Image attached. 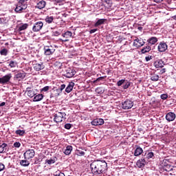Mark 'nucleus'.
Here are the masks:
<instances>
[{
  "label": "nucleus",
  "instance_id": "nucleus-1",
  "mask_svg": "<svg viewBox=\"0 0 176 176\" xmlns=\"http://www.w3.org/2000/svg\"><path fill=\"white\" fill-rule=\"evenodd\" d=\"M92 174L97 175L98 174H102L107 171L108 164L105 161H94L90 164Z\"/></svg>",
  "mask_w": 176,
  "mask_h": 176
},
{
  "label": "nucleus",
  "instance_id": "nucleus-2",
  "mask_svg": "<svg viewBox=\"0 0 176 176\" xmlns=\"http://www.w3.org/2000/svg\"><path fill=\"white\" fill-rule=\"evenodd\" d=\"M65 116H67V114L65 112H56L54 114V122H56V123H61L63 120L67 119Z\"/></svg>",
  "mask_w": 176,
  "mask_h": 176
},
{
  "label": "nucleus",
  "instance_id": "nucleus-3",
  "mask_svg": "<svg viewBox=\"0 0 176 176\" xmlns=\"http://www.w3.org/2000/svg\"><path fill=\"white\" fill-rule=\"evenodd\" d=\"M76 74V71L74 67H68L64 71L63 76H65V78H74Z\"/></svg>",
  "mask_w": 176,
  "mask_h": 176
},
{
  "label": "nucleus",
  "instance_id": "nucleus-4",
  "mask_svg": "<svg viewBox=\"0 0 176 176\" xmlns=\"http://www.w3.org/2000/svg\"><path fill=\"white\" fill-rule=\"evenodd\" d=\"M134 107V102L130 99H126L122 104V109H131Z\"/></svg>",
  "mask_w": 176,
  "mask_h": 176
},
{
  "label": "nucleus",
  "instance_id": "nucleus-5",
  "mask_svg": "<svg viewBox=\"0 0 176 176\" xmlns=\"http://www.w3.org/2000/svg\"><path fill=\"white\" fill-rule=\"evenodd\" d=\"M12 74L10 73L0 78L1 85H9V83H10V80L12 79Z\"/></svg>",
  "mask_w": 176,
  "mask_h": 176
},
{
  "label": "nucleus",
  "instance_id": "nucleus-6",
  "mask_svg": "<svg viewBox=\"0 0 176 176\" xmlns=\"http://www.w3.org/2000/svg\"><path fill=\"white\" fill-rule=\"evenodd\" d=\"M24 159L26 160H30L35 156V151L34 149H28L23 153Z\"/></svg>",
  "mask_w": 176,
  "mask_h": 176
},
{
  "label": "nucleus",
  "instance_id": "nucleus-7",
  "mask_svg": "<svg viewBox=\"0 0 176 176\" xmlns=\"http://www.w3.org/2000/svg\"><path fill=\"white\" fill-rule=\"evenodd\" d=\"M42 28H43V22L39 21L34 24L32 31L33 32H39Z\"/></svg>",
  "mask_w": 176,
  "mask_h": 176
},
{
  "label": "nucleus",
  "instance_id": "nucleus-8",
  "mask_svg": "<svg viewBox=\"0 0 176 176\" xmlns=\"http://www.w3.org/2000/svg\"><path fill=\"white\" fill-rule=\"evenodd\" d=\"M55 52L56 49L52 45L44 47V54L45 56H52Z\"/></svg>",
  "mask_w": 176,
  "mask_h": 176
},
{
  "label": "nucleus",
  "instance_id": "nucleus-9",
  "mask_svg": "<svg viewBox=\"0 0 176 176\" xmlns=\"http://www.w3.org/2000/svg\"><path fill=\"white\" fill-rule=\"evenodd\" d=\"M168 163L170 162L167 160H164L162 164V167L164 171L170 173L173 166L170 165Z\"/></svg>",
  "mask_w": 176,
  "mask_h": 176
},
{
  "label": "nucleus",
  "instance_id": "nucleus-10",
  "mask_svg": "<svg viewBox=\"0 0 176 176\" xmlns=\"http://www.w3.org/2000/svg\"><path fill=\"white\" fill-rule=\"evenodd\" d=\"M25 72L24 71H18L15 72L14 80H17V79H24L25 78Z\"/></svg>",
  "mask_w": 176,
  "mask_h": 176
},
{
  "label": "nucleus",
  "instance_id": "nucleus-11",
  "mask_svg": "<svg viewBox=\"0 0 176 176\" xmlns=\"http://www.w3.org/2000/svg\"><path fill=\"white\" fill-rule=\"evenodd\" d=\"M144 45H145V42L144 41V39L141 38H137L133 41V46H135V47H141V46H144Z\"/></svg>",
  "mask_w": 176,
  "mask_h": 176
},
{
  "label": "nucleus",
  "instance_id": "nucleus-12",
  "mask_svg": "<svg viewBox=\"0 0 176 176\" xmlns=\"http://www.w3.org/2000/svg\"><path fill=\"white\" fill-rule=\"evenodd\" d=\"M33 68L34 71H42V69H45V65H43V63L42 62L40 63H34Z\"/></svg>",
  "mask_w": 176,
  "mask_h": 176
},
{
  "label": "nucleus",
  "instance_id": "nucleus-13",
  "mask_svg": "<svg viewBox=\"0 0 176 176\" xmlns=\"http://www.w3.org/2000/svg\"><path fill=\"white\" fill-rule=\"evenodd\" d=\"M175 113H174L173 112H169L166 115V120H167V122H173V120H175Z\"/></svg>",
  "mask_w": 176,
  "mask_h": 176
},
{
  "label": "nucleus",
  "instance_id": "nucleus-14",
  "mask_svg": "<svg viewBox=\"0 0 176 176\" xmlns=\"http://www.w3.org/2000/svg\"><path fill=\"white\" fill-rule=\"evenodd\" d=\"M145 164H146L145 158H141L136 162V166L138 167V168H144V167H145Z\"/></svg>",
  "mask_w": 176,
  "mask_h": 176
},
{
  "label": "nucleus",
  "instance_id": "nucleus-15",
  "mask_svg": "<svg viewBox=\"0 0 176 176\" xmlns=\"http://www.w3.org/2000/svg\"><path fill=\"white\" fill-rule=\"evenodd\" d=\"M168 48L167 44L164 42L160 43L157 49L158 51L161 53H163V52H166V50Z\"/></svg>",
  "mask_w": 176,
  "mask_h": 176
},
{
  "label": "nucleus",
  "instance_id": "nucleus-16",
  "mask_svg": "<svg viewBox=\"0 0 176 176\" xmlns=\"http://www.w3.org/2000/svg\"><path fill=\"white\" fill-rule=\"evenodd\" d=\"M92 126H101L104 123V120L102 118H96L91 121Z\"/></svg>",
  "mask_w": 176,
  "mask_h": 176
},
{
  "label": "nucleus",
  "instance_id": "nucleus-17",
  "mask_svg": "<svg viewBox=\"0 0 176 176\" xmlns=\"http://www.w3.org/2000/svg\"><path fill=\"white\" fill-rule=\"evenodd\" d=\"M74 86H75V82L72 81L69 82L65 89V93H67V94L71 93V91L74 90Z\"/></svg>",
  "mask_w": 176,
  "mask_h": 176
},
{
  "label": "nucleus",
  "instance_id": "nucleus-18",
  "mask_svg": "<svg viewBox=\"0 0 176 176\" xmlns=\"http://www.w3.org/2000/svg\"><path fill=\"white\" fill-rule=\"evenodd\" d=\"M35 90L36 89H32L31 87H28L26 89V91L28 93V97H30V98H32V97H35V96H36V92H35Z\"/></svg>",
  "mask_w": 176,
  "mask_h": 176
},
{
  "label": "nucleus",
  "instance_id": "nucleus-19",
  "mask_svg": "<svg viewBox=\"0 0 176 176\" xmlns=\"http://www.w3.org/2000/svg\"><path fill=\"white\" fill-rule=\"evenodd\" d=\"M155 68H163L164 67V61L162 59H158L154 63Z\"/></svg>",
  "mask_w": 176,
  "mask_h": 176
},
{
  "label": "nucleus",
  "instance_id": "nucleus-20",
  "mask_svg": "<svg viewBox=\"0 0 176 176\" xmlns=\"http://www.w3.org/2000/svg\"><path fill=\"white\" fill-rule=\"evenodd\" d=\"M67 87V85L65 84H62L58 89L55 90L57 94H56L55 97H58L61 93H63V90H64Z\"/></svg>",
  "mask_w": 176,
  "mask_h": 176
},
{
  "label": "nucleus",
  "instance_id": "nucleus-21",
  "mask_svg": "<svg viewBox=\"0 0 176 176\" xmlns=\"http://www.w3.org/2000/svg\"><path fill=\"white\" fill-rule=\"evenodd\" d=\"M44 97H45V96H43V94H38L34 96V97L33 98V101H34V102H38L39 101H42V100H43Z\"/></svg>",
  "mask_w": 176,
  "mask_h": 176
},
{
  "label": "nucleus",
  "instance_id": "nucleus-22",
  "mask_svg": "<svg viewBox=\"0 0 176 176\" xmlns=\"http://www.w3.org/2000/svg\"><path fill=\"white\" fill-rule=\"evenodd\" d=\"M45 6H46V1L42 0L37 3V4L36 6V8L41 10V9H43L45 8Z\"/></svg>",
  "mask_w": 176,
  "mask_h": 176
},
{
  "label": "nucleus",
  "instance_id": "nucleus-23",
  "mask_svg": "<svg viewBox=\"0 0 176 176\" xmlns=\"http://www.w3.org/2000/svg\"><path fill=\"white\" fill-rule=\"evenodd\" d=\"M108 21L107 19H98V21L94 24V27H98L100 25H102V24H104Z\"/></svg>",
  "mask_w": 176,
  "mask_h": 176
},
{
  "label": "nucleus",
  "instance_id": "nucleus-24",
  "mask_svg": "<svg viewBox=\"0 0 176 176\" xmlns=\"http://www.w3.org/2000/svg\"><path fill=\"white\" fill-rule=\"evenodd\" d=\"M8 151V144L6 143H3L0 145V153H6Z\"/></svg>",
  "mask_w": 176,
  "mask_h": 176
},
{
  "label": "nucleus",
  "instance_id": "nucleus-25",
  "mask_svg": "<svg viewBox=\"0 0 176 176\" xmlns=\"http://www.w3.org/2000/svg\"><path fill=\"white\" fill-rule=\"evenodd\" d=\"M144 152L142 148L138 146L134 151V156H140Z\"/></svg>",
  "mask_w": 176,
  "mask_h": 176
},
{
  "label": "nucleus",
  "instance_id": "nucleus-26",
  "mask_svg": "<svg viewBox=\"0 0 176 176\" xmlns=\"http://www.w3.org/2000/svg\"><path fill=\"white\" fill-rule=\"evenodd\" d=\"M160 78V77L159 76V75H157L155 72L151 74V80H152L153 82H157Z\"/></svg>",
  "mask_w": 176,
  "mask_h": 176
},
{
  "label": "nucleus",
  "instance_id": "nucleus-27",
  "mask_svg": "<svg viewBox=\"0 0 176 176\" xmlns=\"http://www.w3.org/2000/svg\"><path fill=\"white\" fill-rule=\"evenodd\" d=\"M19 164L22 166V167H28L30 166V161L28 160H20Z\"/></svg>",
  "mask_w": 176,
  "mask_h": 176
},
{
  "label": "nucleus",
  "instance_id": "nucleus-28",
  "mask_svg": "<svg viewBox=\"0 0 176 176\" xmlns=\"http://www.w3.org/2000/svg\"><path fill=\"white\" fill-rule=\"evenodd\" d=\"M147 42L148 43V45H155L157 42V38L155 36H153L148 38Z\"/></svg>",
  "mask_w": 176,
  "mask_h": 176
},
{
  "label": "nucleus",
  "instance_id": "nucleus-29",
  "mask_svg": "<svg viewBox=\"0 0 176 176\" xmlns=\"http://www.w3.org/2000/svg\"><path fill=\"white\" fill-rule=\"evenodd\" d=\"M72 146H67L66 149L64 151L63 153H65V155H71V152H72Z\"/></svg>",
  "mask_w": 176,
  "mask_h": 176
},
{
  "label": "nucleus",
  "instance_id": "nucleus-30",
  "mask_svg": "<svg viewBox=\"0 0 176 176\" xmlns=\"http://www.w3.org/2000/svg\"><path fill=\"white\" fill-rule=\"evenodd\" d=\"M53 20H54V16H46V18L45 19V23H47V24H52L53 23Z\"/></svg>",
  "mask_w": 176,
  "mask_h": 176
},
{
  "label": "nucleus",
  "instance_id": "nucleus-31",
  "mask_svg": "<svg viewBox=\"0 0 176 176\" xmlns=\"http://www.w3.org/2000/svg\"><path fill=\"white\" fill-rule=\"evenodd\" d=\"M151 46L147 45L142 49L141 52L143 54H145V53H148V52H151Z\"/></svg>",
  "mask_w": 176,
  "mask_h": 176
},
{
  "label": "nucleus",
  "instance_id": "nucleus-32",
  "mask_svg": "<svg viewBox=\"0 0 176 176\" xmlns=\"http://www.w3.org/2000/svg\"><path fill=\"white\" fill-rule=\"evenodd\" d=\"M56 160H57V158L56 157H54L50 160H46L45 163H47V164H54V163H56Z\"/></svg>",
  "mask_w": 176,
  "mask_h": 176
},
{
  "label": "nucleus",
  "instance_id": "nucleus-33",
  "mask_svg": "<svg viewBox=\"0 0 176 176\" xmlns=\"http://www.w3.org/2000/svg\"><path fill=\"white\" fill-rule=\"evenodd\" d=\"M8 67H10V68H16V67H17V61L10 60Z\"/></svg>",
  "mask_w": 176,
  "mask_h": 176
},
{
  "label": "nucleus",
  "instance_id": "nucleus-34",
  "mask_svg": "<svg viewBox=\"0 0 176 176\" xmlns=\"http://www.w3.org/2000/svg\"><path fill=\"white\" fill-rule=\"evenodd\" d=\"M27 28H28V23H24L21 25L19 28H18V31L21 32V31H24V30H27Z\"/></svg>",
  "mask_w": 176,
  "mask_h": 176
},
{
  "label": "nucleus",
  "instance_id": "nucleus-35",
  "mask_svg": "<svg viewBox=\"0 0 176 176\" xmlns=\"http://www.w3.org/2000/svg\"><path fill=\"white\" fill-rule=\"evenodd\" d=\"M62 36L66 38H71L72 36V32L67 31L66 32L62 34Z\"/></svg>",
  "mask_w": 176,
  "mask_h": 176
},
{
  "label": "nucleus",
  "instance_id": "nucleus-36",
  "mask_svg": "<svg viewBox=\"0 0 176 176\" xmlns=\"http://www.w3.org/2000/svg\"><path fill=\"white\" fill-rule=\"evenodd\" d=\"M15 133L17 135H20V136H23L24 135V134H25V131L24 130H21V129H18L15 131Z\"/></svg>",
  "mask_w": 176,
  "mask_h": 176
},
{
  "label": "nucleus",
  "instance_id": "nucleus-37",
  "mask_svg": "<svg viewBox=\"0 0 176 176\" xmlns=\"http://www.w3.org/2000/svg\"><path fill=\"white\" fill-rule=\"evenodd\" d=\"M104 91V88L102 87H99L96 89V93H97L98 94H102Z\"/></svg>",
  "mask_w": 176,
  "mask_h": 176
},
{
  "label": "nucleus",
  "instance_id": "nucleus-38",
  "mask_svg": "<svg viewBox=\"0 0 176 176\" xmlns=\"http://www.w3.org/2000/svg\"><path fill=\"white\" fill-rule=\"evenodd\" d=\"M9 51H8L7 49L4 48V49H2L0 51V54L1 56H8V53Z\"/></svg>",
  "mask_w": 176,
  "mask_h": 176
},
{
  "label": "nucleus",
  "instance_id": "nucleus-39",
  "mask_svg": "<svg viewBox=\"0 0 176 176\" xmlns=\"http://www.w3.org/2000/svg\"><path fill=\"white\" fill-rule=\"evenodd\" d=\"M172 169L170 170V175H176V166H173Z\"/></svg>",
  "mask_w": 176,
  "mask_h": 176
},
{
  "label": "nucleus",
  "instance_id": "nucleus-40",
  "mask_svg": "<svg viewBox=\"0 0 176 176\" xmlns=\"http://www.w3.org/2000/svg\"><path fill=\"white\" fill-rule=\"evenodd\" d=\"M104 3L107 8H112V1L111 0H104Z\"/></svg>",
  "mask_w": 176,
  "mask_h": 176
},
{
  "label": "nucleus",
  "instance_id": "nucleus-41",
  "mask_svg": "<svg viewBox=\"0 0 176 176\" xmlns=\"http://www.w3.org/2000/svg\"><path fill=\"white\" fill-rule=\"evenodd\" d=\"M23 11L22 8H21V6H20V4H16V7L15 8V12H16V13H20V12Z\"/></svg>",
  "mask_w": 176,
  "mask_h": 176
},
{
  "label": "nucleus",
  "instance_id": "nucleus-42",
  "mask_svg": "<svg viewBox=\"0 0 176 176\" xmlns=\"http://www.w3.org/2000/svg\"><path fill=\"white\" fill-rule=\"evenodd\" d=\"M105 78H107V76L99 77L94 81V83H97L98 82H100V80H103Z\"/></svg>",
  "mask_w": 176,
  "mask_h": 176
},
{
  "label": "nucleus",
  "instance_id": "nucleus-43",
  "mask_svg": "<svg viewBox=\"0 0 176 176\" xmlns=\"http://www.w3.org/2000/svg\"><path fill=\"white\" fill-rule=\"evenodd\" d=\"M131 86V82H126L125 85H123V89L126 90V89H129Z\"/></svg>",
  "mask_w": 176,
  "mask_h": 176
},
{
  "label": "nucleus",
  "instance_id": "nucleus-44",
  "mask_svg": "<svg viewBox=\"0 0 176 176\" xmlns=\"http://www.w3.org/2000/svg\"><path fill=\"white\" fill-rule=\"evenodd\" d=\"M50 89V86H45L43 89H41V93H42L43 91L44 92L49 91Z\"/></svg>",
  "mask_w": 176,
  "mask_h": 176
},
{
  "label": "nucleus",
  "instance_id": "nucleus-45",
  "mask_svg": "<svg viewBox=\"0 0 176 176\" xmlns=\"http://www.w3.org/2000/svg\"><path fill=\"white\" fill-rule=\"evenodd\" d=\"M153 156H155V154L153 153V152H149L146 155L147 159H152V157H153Z\"/></svg>",
  "mask_w": 176,
  "mask_h": 176
},
{
  "label": "nucleus",
  "instance_id": "nucleus-46",
  "mask_svg": "<svg viewBox=\"0 0 176 176\" xmlns=\"http://www.w3.org/2000/svg\"><path fill=\"white\" fill-rule=\"evenodd\" d=\"M27 1L28 0H19L18 4L21 6L23 5H25L27 3Z\"/></svg>",
  "mask_w": 176,
  "mask_h": 176
},
{
  "label": "nucleus",
  "instance_id": "nucleus-47",
  "mask_svg": "<svg viewBox=\"0 0 176 176\" xmlns=\"http://www.w3.org/2000/svg\"><path fill=\"white\" fill-rule=\"evenodd\" d=\"M162 100H167L168 98V95L167 94H163L160 96Z\"/></svg>",
  "mask_w": 176,
  "mask_h": 176
},
{
  "label": "nucleus",
  "instance_id": "nucleus-48",
  "mask_svg": "<svg viewBox=\"0 0 176 176\" xmlns=\"http://www.w3.org/2000/svg\"><path fill=\"white\" fill-rule=\"evenodd\" d=\"M85 153L80 150H77L78 156H85Z\"/></svg>",
  "mask_w": 176,
  "mask_h": 176
},
{
  "label": "nucleus",
  "instance_id": "nucleus-49",
  "mask_svg": "<svg viewBox=\"0 0 176 176\" xmlns=\"http://www.w3.org/2000/svg\"><path fill=\"white\" fill-rule=\"evenodd\" d=\"M124 82H126V80H124V79L120 80L119 81H118L117 85L122 86V85H123L124 83Z\"/></svg>",
  "mask_w": 176,
  "mask_h": 176
},
{
  "label": "nucleus",
  "instance_id": "nucleus-50",
  "mask_svg": "<svg viewBox=\"0 0 176 176\" xmlns=\"http://www.w3.org/2000/svg\"><path fill=\"white\" fill-rule=\"evenodd\" d=\"M14 148H20L21 146V144L19 142H16L14 143Z\"/></svg>",
  "mask_w": 176,
  "mask_h": 176
},
{
  "label": "nucleus",
  "instance_id": "nucleus-51",
  "mask_svg": "<svg viewBox=\"0 0 176 176\" xmlns=\"http://www.w3.org/2000/svg\"><path fill=\"white\" fill-rule=\"evenodd\" d=\"M71 127H72V124L69 123L65 124V129H66V130H69Z\"/></svg>",
  "mask_w": 176,
  "mask_h": 176
},
{
  "label": "nucleus",
  "instance_id": "nucleus-52",
  "mask_svg": "<svg viewBox=\"0 0 176 176\" xmlns=\"http://www.w3.org/2000/svg\"><path fill=\"white\" fill-rule=\"evenodd\" d=\"M5 170V165L0 162V172Z\"/></svg>",
  "mask_w": 176,
  "mask_h": 176
},
{
  "label": "nucleus",
  "instance_id": "nucleus-53",
  "mask_svg": "<svg viewBox=\"0 0 176 176\" xmlns=\"http://www.w3.org/2000/svg\"><path fill=\"white\" fill-rule=\"evenodd\" d=\"M153 56H148L145 57V60L146 61H151V60H152Z\"/></svg>",
  "mask_w": 176,
  "mask_h": 176
},
{
  "label": "nucleus",
  "instance_id": "nucleus-54",
  "mask_svg": "<svg viewBox=\"0 0 176 176\" xmlns=\"http://www.w3.org/2000/svg\"><path fill=\"white\" fill-rule=\"evenodd\" d=\"M54 36H58V35H61V33L60 32L56 31L53 33Z\"/></svg>",
  "mask_w": 176,
  "mask_h": 176
},
{
  "label": "nucleus",
  "instance_id": "nucleus-55",
  "mask_svg": "<svg viewBox=\"0 0 176 176\" xmlns=\"http://www.w3.org/2000/svg\"><path fill=\"white\" fill-rule=\"evenodd\" d=\"M27 6H28L27 3L23 4L22 6H21L22 10H25V9H27Z\"/></svg>",
  "mask_w": 176,
  "mask_h": 176
},
{
  "label": "nucleus",
  "instance_id": "nucleus-56",
  "mask_svg": "<svg viewBox=\"0 0 176 176\" xmlns=\"http://www.w3.org/2000/svg\"><path fill=\"white\" fill-rule=\"evenodd\" d=\"M98 31L97 29H92L89 31V34H94V32H96Z\"/></svg>",
  "mask_w": 176,
  "mask_h": 176
},
{
  "label": "nucleus",
  "instance_id": "nucleus-57",
  "mask_svg": "<svg viewBox=\"0 0 176 176\" xmlns=\"http://www.w3.org/2000/svg\"><path fill=\"white\" fill-rule=\"evenodd\" d=\"M165 72H166V69H162L161 70H160V74H161V75H163V74H165Z\"/></svg>",
  "mask_w": 176,
  "mask_h": 176
},
{
  "label": "nucleus",
  "instance_id": "nucleus-58",
  "mask_svg": "<svg viewBox=\"0 0 176 176\" xmlns=\"http://www.w3.org/2000/svg\"><path fill=\"white\" fill-rule=\"evenodd\" d=\"M154 2H156V3H160L161 2H163V0H154Z\"/></svg>",
  "mask_w": 176,
  "mask_h": 176
},
{
  "label": "nucleus",
  "instance_id": "nucleus-59",
  "mask_svg": "<svg viewBox=\"0 0 176 176\" xmlns=\"http://www.w3.org/2000/svg\"><path fill=\"white\" fill-rule=\"evenodd\" d=\"M6 105V103L5 102H3L0 104V107H5Z\"/></svg>",
  "mask_w": 176,
  "mask_h": 176
},
{
  "label": "nucleus",
  "instance_id": "nucleus-60",
  "mask_svg": "<svg viewBox=\"0 0 176 176\" xmlns=\"http://www.w3.org/2000/svg\"><path fill=\"white\" fill-rule=\"evenodd\" d=\"M64 0H55V2H56L57 3H60L61 2H63Z\"/></svg>",
  "mask_w": 176,
  "mask_h": 176
},
{
  "label": "nucleus",
  "instance_id": "nucleus-61",
  "mask_svg": "<svg viewBox=\"0 0 176 176\" xmlns=\"http://www.w3.org/2000/svg\"><path fill=\"white\" fill-rule=\"evenodd\" d=\"M60 41H61L62 42H68V41H69V39H65V40L60 39Z\"/></svg>",
  "mask_w": 176,
  "mask_h": 176
},
{
  "label": "nucleus",
  "instance_id": "nucleus-62",
  "mask_svg": "<svg viewBox=\"0 0 176 176\" xmlns=\"http://www.w3.org/2000/svg\"><path fill=\"white\" fill-rule=\"evenodd\" d=\"M138 30H139V31H142V27H138Z\"/></svg>",
  "mask_w": 176,
  "mask_h": 176
},
{
  "label": "nucleus",
  "instance_id": "nucleus-63",
  "mask_svg": "<svg viewBox=\"0 0 176 176\" xmlns=\"http://www.w3.org/2000/svg\"><path fill=\"white\" fill-rule=\"evenodd\" d=\"M172 19H173V20H176V14L174 15V16H172Z\"/></svg>",
  "mask_w": 176,
  "mask_h": 176
},
{
  "label": "nucleus",
  "instance_id": "nucleus-64",
  "mask_svg": "<svg viewBox=\"0 0 176 176\" xmlns=\"http://www.w3.org/2000/svg\"><path fill=\"white\" fill-rule=\"evenodd\" d=\"M2 23V19L0 18V24Z\"/></svg>",
  "mask_w": 176,
  "mask_h": 176
}]
</instances>
